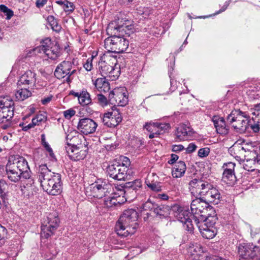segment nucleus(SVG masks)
Returning <instances> with one entry per match:
<instances>
[{"label": "nucleus", "mask_w": 260, "mask_h": 260, "mask_svg": "<svg viewBox=\"0 0 260 260\" xmlns=\"http://www.w3.org/2000/svg\"><path fill=\"white\" fill-rule=\"evenodd\" d=\"M207 200L211 203L216 205L220 203L221 201L222 197L219 191L214 187L213 185L211 184V187L205 195Z\"/></svg>", "instance_id": "27"}, {"label": "nucleus", "mask_w": 260, "mask_h": 260, "mask_svg": "<svg viewBox=\"0 0 260 260\" xmlns=\"http://www.w3.org/2000/svg\"><path fill=\"white\" fill-rule=\"evenodd\" d=\"M8 188V184L4 180H0V194L1 197L4 200H5L6 194L5 191Z\"/></svg>", "instance_id": "49"}, {"label": "nucleus", "mask_w": 260, "mask_h": 260, "mask_svg": "<svg viewBox=\"0 0 260 260\" xmlns=\"http://www.w3.org/2000/svg\"><path fill=\"white\" fill-rule=\"evenodd\" d=\"M235 166L236 164L231 161L224 163L222 166L223 172L222 180L228 184H233L236 181V176L235 174Z\"/></svg>", "instance_id": "23"}, {"label": "nucleus", "mask_w": 260, "mask_h": 260, "mask_svg": "<svg viewBox=\"0 0 260 260\" xmlns=\"http://www.w3.org/2000/svg\"><path fill=\"white\" fill-rule=\"evenodd\" d=\"M96 99L98 103L102 107L106 106L109 103V99L108 100L107 98L102 93L98 94Z\"/></svg>", "instance_id": "48"}, {"label": "nucleus", "mask_w": 260, "mask_h": 260, "mask_svg": "<svg viewBox=\"0 0 260 260\" xmlns=\"http://www.w3.org/2000/svg\"><path fill=\"white\" fill-rule=\"evenodd\" d=\"M66 146V152L71 159L74 161H78L83 159L87 154V149H81L80 146L74 144L67 142Z\"/></svg>", "instance_id": "20"}, {"label": "nucleus", "mask_w": 260, "mask_h": 260, "mask_svg": "<svg viewBox=\"0 0 260 260\" xmlns=\"http://www.w3.org/2000/svg\"><path fill=\"white\" fill-rule=\"evenodd\" d=\"M250 99H257L260 97V87L258 86L250 87L246 91Z\"/></svg>", "instance_id": "41"}, {"label": "nucleus", "mask_w": 260, "mask_h": 260, "mask_svg": "<svg viewBox=\"0 0 260 260\" xmlns=\"http://www.w3.org/2000/svg\"><path fill=\"white\" fill-rule=\"evenodd\" d=\"M245 149L247 148L242 147L241 143L237 142L229 149L228 151L236 160L240 161L246 157Z\"/></svg>", "instance_id": "25"}, {"label": "nucleus", "mask_w": 260, "mask_h": 260, "mask_svg": "<svg viewBox=\"0 0 260 260\" xmlns=\"http://www.w3.org/2000/svg\"><path fill=\"white\" fill-rule=\"evenodd\" d=\"M14 102L9 98L0 99V123L3 129L12 126V119L14 116Z\"/></svg>", "instance_id": "7"}, {"label": "nucleus", "mask_w": 260, "mask_h": 260, "mask_svg": "<svg viewBox=\"0 0 260 260\" xmlns=\"http://www.w3.org/2000/svg\"><path fill=\"white\" fill-rule=\"evenodd\" d=\"M186 171V165L183 161H179L176 163L172 170V176L174 178L182 177Z\"/></svg>", "instance_id": "33"}, {"label": "nucleus", "mask_w": 260, "mask_h": 260, "mask_svg": "<svg viewBox=\"0 0 260 260\" xmlns=\"http://www.w3.org/2000/svg\"><path fill=\"white\" fill-rule=\"evenodd\" d=\"M47 2V0H37L36 6L38 8H42L46 4Z\"/></svg>", "instance_id": "63"}, {"label": "nucleus", "mask_w": 260, "mask_h": 260, "mask_svg": "<svg viewBox=\"0 0 260 260\" xmlns=\"http://www.w3.org/2000/svg\"><path fill=\"white\" fill-rule=\"evenodd\" d=\"M169 76L170 78V83H171V88L170 89L173 91L176 90V89L177 88V83L176 80H174L172 78V73H170L169 74Z\"/></svg>", "instance_id": "56"}, {"label": "nucleus", "mask_w": 260, "mask_h": 260, "mask_svg": "<svg viewBox=\"0 0 260 260\" xmlns=\"http://www.w3.org/2000/svg\"><path fill=\"white\" fill-rule=\"evenodd\" d=\"M184 149V147L182 145H173L172 146V150L173 151L177 152L180 151Z\"/></svg>", "instance_id": "60"}, {"label": "nucleus", "mask_w": 260, "mask_h": 260, "mask_svg": "<svg viewBox=\"0 0 260 260\" xmlns=\"http://www.w3.org/2000/svg\"><path fill=\"white\" fill-rule=\"evenodd\" d=\"M210 149L208 147L201 148L199 150L198 155L201 158L206 157L209 155Z\"/></svg>", "instance_id": "52"}, {"label": "nucleus", "mask_w": 260, "mask_h": 260, "mask_svg": "<svg viewBox=\"0 0 260 260\" xmlns=\"http://www.w3.org/2000/svg\"><path fill=\"white\" fill-rule=\"evenodd\" d=\"M43 146L45 148L46 150L49 153V158L50 160L52 161L56 160L55 155L53 152V150L50 147L49 144L47 142H44V145H43Z\"/></svg>", "instance_id": "51"}, {"label": "nucleus", "mask_w": 260, "mask_h": 260, "mask_svg": "<svg viewBox=\"0 0 260 260\" xmlns=\"http://www.w3.org/2000/svg\"><path fill=\"white\" fill-rule=\"evenodd\" d=\"M0 11L6 16L7 19H10L14 15L13 11L4 5H0Z\"/></svg>", "instance_id": "45"}, {"label": "nucleus", "mask_w": 260, "mask_h": 260, "mask_svg": "<svg viewBox=\"0 0 260 260\" xmlns=\"http://www.w3.org/2000/svg\"><path fill=\"white\" fill-rule=\"evenodd\" d=\"M97 127L98 123L89 118L80 119L77 125L78 129L86 135L95 132Z\"/></svg>", "instance_id": "22"}, {"label": "nucleus", "mask_w": 260, "mask_h": 260, "mask_svg": "<svg viewBox=\"0 0 260 260\" xmlns=\"http://www.w3.org/2000/svg\"><path fill=\"white\" fill-rule=\"evenodd\" d=\"M57 251H55L54 252H51L49 254L46 253L44 255V257L47 260H51L57 254Z\"/></svg>", "instance_id": "61"}, {"label": "nucleus", "mask_w": 260, "mask_h": 260, "mask_svg": "<svg viewBox=\"0 0 260 260\" xmlns=\"http://www.w3.org/2000/svg\"><path fill=\"white\" fill-rule=\"evenodd\" d=\"M104 198V202L105 206L107 208H111L113 206L120 205L121 202L120 200V197L107 196Z\"/></svg>", "instance_id": "37"}, {"label": "nucleus", "mask_w": 260, "mask_h": 260, "mask_svg": "<svg viewBox=\"0 0 260 260\" xmlns=\"http://www.w3.org/2000/svg\"><path fill=\"white\" fill-rule=\"evenodd\" d=\"M202 236L206 239H212L216 235L215 228H209L206 225H197Z\"/></svg>", "instance_id": "31"}, {"label": "nucleus", "mask_w": 260, "mask_h": 260, "mask_svg": "<svg viewBox=\"0 0 260 260\" xmlns=\"http://www.w3.org/2000/svg\"><path fill=\"white\" fill-rule=\"evenodd\" d=\"M249 118L247 112L235 109L228 115L226 120L236 132L242 134L248 129Z\"/></svg>", "instance_id": "6"}, {"label": "nucleus", "mask_w": 260, "mask_h": 260, "mask_svg": "<svg viewBox=\"0 0 260 260\" xmlns=\"http://www.w3.org/2000/svg\"><path fill=\"white\" fill-rule=\"evenodd\" d=\"M155 207L154 206L153 204L151 202L148 201L145 203L143 205V209L144 210H151L153 208H154Z\"/></svg>", "instance_id": "58"}, {"label": "nucleus", "mask_w": 260, "mask_h": 260, "mask_svg": "<svg viewBox=\"0 0 260 260\" xmlns=\"http://www.w3.org/2000/svg\"><path fill=\"white\" fill-rule=\"evenodd\" d=\"M122 21L116 22H111L110 23L107 28V34H112L113 31L116 30L121 34L122 36L126 35L129 36L132 33L135 31L134 25L131 24L128 20H125L124 22L122 23Z\"/></svg>", "instance_id": "14"}, {"label": "nucleus", "mask_w": 260, "mask_h": 260, "mask_svg": "<svg viewBox=\"0 0 260 260\" xmlns=\"http://www.w3.org/2000/svg\"><path fill=\"white\" fill-rule=\"evenodd\" d=\"M141 14L143 15V17L145 18L148 17L152 13V10L149 8H143Z\"/></svg>", "instance_id": "59"}, {"label": "nucleus", "mask_w": 260, "mask_h": 260, "mask_svg": "<svg viewBox=\"0 0 260 260\" xmlns=\"http://www.w3.org/2000/svg\"><path fill=\"white\" fill-rule=\"evenodd\" d=\"M6 172L8 179L12 182L16 183L26 180L27 187L28 184L32 185L34 183L28 162L22 156H10L6 166Z\"/></svg>", "instance_id": "1"}, {"label": "nucleus", "mask_w": 260, "mask_h": 260, "mask_svg": "<svg viewBox=\"0 0 260 260\" xmlns=\"http://www.w3.org/2000/svg\"><path fill=\"white\" fill-rule=\"evenodd\" d=\"M75 114L76 111L73 109H70L63 112V116L67 119H70Z\"/></svg>", "instance_id": "53"}, {"label": "nucleus", "mask_w": 260, "mask_h": 260, "mask_svg": "<svg viewBox=\"0 0 260 260\" xmlns=\"http://www.w3.org/2000/svg\"><path fill=\"white\" fill-rule=\"evenodd\" d=\"M244 157L242 160L243 161V168L248 171H252L254 170V165L257 164L255 158V155H250L249 158Z\"/></svg>", "instance_id": "34"}, {"label": "nucleus", "mask_w": 260, "mask_h": 260, "mask_svg": "<svg viewBox=\"0 0 260 260\" xmlns=\"http://www.w3.org/2000/svg\"><path fill=\"white\" fill-rule=\"evenodd\" d=\"M126 167L118 162H114L107 168L108 176L117 180H124L127 176Z\"/></svg>", "instance_id": "17"}, {"label": "nucleus", "mask_w": 260, "mask_h": 260, "mask_svg": "<svg viewBox=\"0 0 260 260\" xmlns=\"http://www.w3.org/2000/svg\"><path fill=\"white\" fill-rule=\"evenodd\" d=\"M79 103L82 106H87L92 103L89 93L86 90H82L78 99Z\"/></svg>", "instance_id": "38"}, {"label": "nucleus", "mask_w": 260, "mask_h": 260, "mask_svg": "<svg viewBox=\"0 0 260 260\" xmlns=\"http://www.w3.org/2000/svg\"><path fill=\"white\" fill-rule=\"evenodd\" d=\"M196 199L192 201L190 204V209L192 215H198L206 213L208 211H214L212 207L209 205L207 202L203 201L200 197H195Z\"/></svg>", "instance_id": "18"}, {"label": "nucleus", "mask_w": 260, "mask_h": 260, "mask_svg": "<svg viewBox=\"0 0 260 260\" xmlns=\"http://www.w3.org/2000/svg\"><path fill=\"white\" fill-rule=\"evenodd\" d=\"M90 196L98 199L108 196L110 193L111 185L106 180L98 179L92 183L89 188Z\"/></svg>", "instance_id": "13"}, {"label": "nucleus", "mask_w": 260, "mask_h": 260, "mask_svg": "<svg viewBox=\"0 0 260 260\" xmlns=\"http://www.w3.org/2000/svg\"><path fill=\"white\" fill-rule=\"evenodd\" d=\"M112 110L111 112L104 113L102 117L104 125L109 127L117 126L122 120V116L119 110L116 108Z\"/></svg>", "instance_id": "19"}, {"label": "nucleus", "mask_w": 260, "mask_h": 260, "mask_svg": "<svg viewBox=\"0 0 260 260\" xmlns=\"http://www.w3.org/2000/svg\"><path fill=\"white\" fill-rule=\"evenodd\" d=\"M171 128L169 123L146 122L143 126V128L150 133L149 139L158 137L159 135L168 133Z\"/></svg>", "instance_id": "15"}, {"label": "nucleus", "mask_w": 260, "mask_h": 260, "mask_svg": "<svg viewBox=\"0 0 260 260\" xmlns=\"http://www.w3.org/2000/svg\"><path fill=\"white\" fill-rule=\"evenodd\" d=\"M206 260H226L223 258L221 257L216 256V255H212L207 256L206 258Z\"/></svg>", "instance_id": "64"}, {"label": "nucleus", "mask_w": 260, "mask_h": 260, "mask_svg": "<svg viewBox=\"0 0 260 260\" xmlns=\"http://www.w3.org/2000/svg\"><path fill=\"white\" fill-rule=\"evenodd\" d=\"M39 180L43 190L52 196L60 194L62 191L61 176L58 173H52L46 165L39 166Z\"/></svg>", "instance_id": "3"}, {"label": "nucleus", "mask_w": 260, "mask_h": 260, "mask_svg": "<svg viewBox=\"0 0 260 260\" xmlns=\"http://www.w3.org/2000/svg\"><path fill=\"white\" fill-rule=\"evenodd\" d=\"M19 126L22 127V129L24 131H27L29 129L34 127L35 125L32 123V121L31 120V122L28 124L27 125H25L24 123L22 122L19 124Z\"/></svg>", "instance_id": "55"}, {"label": "nucleus", "mask_w": 260, "mask_h": 260, "mask_svg": "<svg viewBox=\"0 0 260 260\" xmlns=\"http://www.w3.org/2000/svg\"><path fill=\"white\" fill-rule=\"evenodd\" d=\"M47 20L53 31L57 32H60L61 29V26L58 23L57 19L53 16H48Z\"/></svg>", "instance_id": "39"}, {"label": "nucleus", "mask_w": 260, "mask_h": 260, "mask_svg": "<svg viewBox=\"0 0 260 260\" xmlns=\"http://www.w3.org/2000/svg\"><path fill=\"white\" fill-rule=\"evenodd\" d=\"M37 74L35 71L27 70L19 78L17 82L18 87L34 88L36 86Z\"/></svg>", "instance_id": "21"}, {"label": "nucleus", "mask_w": 260, "mask_h": 260, "mask_svg": "<svg viewBox=\"0 0 260 260\" xmlns=\"http://www.w3.org/2000/svg\"><path fill=\"white\" fill-rule=\"evenodd\" d=\"M15 92V95L17 100L23 101L31 95V92L27 87L20 88Z\"/></svg>", "instance_id": "36"}, {"label": "nucleus", "mask_w": 260, "mask_h": 260, "mask_svg": "<svg viewBox=\"0 0 260 260\" xmlns=\"http://www.w3.org/2000/svg\"><path fill=\"white\" fill-rule=\"evenodd\" d=\"M194 131L189 123H181L176 128L175 135L177 139L184 141L190 139Z\"/></svg>", "instance_id": "24"}, {"label": "nucleus", "mask_w": 260, "mask_h": 260, "mask_svg": "<svg viewBox=\"0 0 260 260\" xmlns=\"http://www.w3.org/2000/svg\"><path fill=\"white\" fill-rule=\"evenodd\" d=\"M59 222L56 212L49 213L42 224L41 238L47 239L53 235L59 226Z\"/></svg>", "instance_id": "10"}, {"label": "nucleus", "mask_w": 260, "mask_h": 260, "mask_svg": "<svg viewBox=\"0 0 260 260\" xmlns=\"http://www.w3.org/2000/svg\"><path fill=\"white\" fill-rule=\"evenodd\" d=\"M130 160L127 157H123L122 164H121V165L124 166L126 167V169H127V168L130 166Z\"/></svg>", "instance_id": "62"}, {"label": "nucleus", "mask_w": 260, "mask_h": 260, "mask_svg": "<svg viewBox=\"0 0 260 260\" xmlns=\"http://www.w3.org/2000/svg\"><path fill=\"white\" fill-rule=\"evenodd\" d=\"M92 59L93 57L88 58L83 65L84 69L87 71H90L92 69Z\"/></svg>", "instance_id": "54"}, {"label": "nucleus", "mask_w": 260, "mask_h": 260, "mask_svg": "<svg viewBox=\"0 0 260 260\" xmlns=\"http://www.w3.org/2000/svg\"><path fill=\"white\" fill-rule=\"evenodd\" d=\"M61 51L59 45L57 43H55L46 51L45 55L48 58L52 60H56L61 56Z\"/></svg>", "instance_id": "28"}, {"label": "nucleus", "mask_w": 260, "mask_h": 260, "mask_svg": "<svg viewBox=\"0 0 260 260\" xmlns=\"http://www.w3.org/2000/svg\"><path fill=\"white\" fill-rule=\"evenodd\" d=\"M145 182L147 186L152 190L157 192L161 191V187L159 183L150 182L148 178L147 179Z\"/></svg>", "instance_id": "44"}, {"label": "nucleus", "mask_w": 260, "mask_h": 260, "mask_svg": "<svg viewBox=\"0 0 260 260\" xmlns=\"http://www.w3.org/2000/svg\"><path fill=\"white\" fill-rule=\"evenodd\" d=\"M116 59L112 57L109 58L107 55L104 56L99 62V72L104 77H109L111 80H115L119 76V70L114 68Z\"/></svg>", "instance_id": "8"}, {"label": "nucleus", "mask_w": 260, "mask_h": 260, "mask_svg": "<svg viewBox=\"0 0 260 260\" xmlns=\"http://www.w3.org/2000/svg\"><path fill=\"white\" fill-rule=\"evenodd\" d=\"M250 112L252 116H255V119L260 122V103L255 105L254 107L250 109Z\"/></svg>", "instance_id": "47"}, {"label": "nucleus", "mask_w": 260, "mask_h": 260, "mask_svg": "<svg viewBox=\"0 0 260 260\" xmlns=\"http://www.w3.org/2000/svg\"><path fill=\"white\" fill-rule=\"evenodd\" d=\"M64 3H65L63 6L62 8L66 13L70 14L74 11L75 6L73 3L69 2V1L65 0Z\"/></svg>", "instance_id": "46"}, {"label": "nucleus", "mask_w": 260, "mask_h": 260, "mask_svg": "<svg viewBox=\"0 0 260 260\" xmlns=\"http://www.w3.org/2000/svg\"><path fill=\"white\" fill-rule=\"evenodd\" d=\"M96 89L101 92L106 93L110 90V84L105 77L98 78L94 82Z\"/></svg>", "instance_id": "30"}, {"label": "nucleus", "mask_w": 260, "mask_h": 260, "mask_svg": "<svg viewBox=\"0 0 260 260\" xmlns=\"http://www.w3.org/2000/svg\"><path fill=\"white\" fill-rule=\"evenodd\" d=\"M113 31L112 34H108L111 36L104 40L105 48L109 52L120 53L125 51L129 45L126 36H122L116 30Z\"/></svg>", "instance_id": "5"}, {"label": "nucleus", "mask_w": 260, "mask_h": 260, "mask_svg": "<svg viewBox=\"0 0 260 260\" xmlns=\"http://www.w3.org/2000/svg\"><path fill=\"white\" fill-rule=\"evenodd\" d=\"M138 217L136 210L127 209L124 210L115 225V229L117 235L125 237L134 234L138 226L136 222Z\"/></svg>", "instance_id": "4"}, {"label": "nucleus", "mask_w": 260, "mask_h": 260, "mask_svg": "<svg viewBox=\"0 0 260 260\" xmlns=\"http://www.w3.org/2000/svg\"><path fill=\"white\" fill-rule=\"evenodd\" d=\"M7 234V229L0 224V247L5 243V238Z\"/></svg>", "instance_id": "50"}, {"label": "nucleus", "mask_w": 260, "mask_h": 260, "mask_svg": "<svg viewBox=\"0 0 260 260\" xmlns=\"http://www.w3.org/2000/svg\"><path fill=\"white\" fill-rule=\"evenodd\" d=\"M241 144L242 147L247 148V149H245V153L247 152H249L250 155H255L256 151L253 149L256 144L255 142H247L243 140Z\"/></svg>", "instance_id": "40"}, {"label": "nucleus", "mask_w": 260, "mask_h": 260, "mask_svg": "<svg viewBox=\"0 0 260 260\" xmlns=\"http://www.w3.org/2000/svg\"><path fill=\"white\" fill-rule=\"evenodd\" d=\"M239 260H260V248L250 244L240 243L238 247Z\"/></svg>", "instance_id": "11"}, {"label": "nucleus", "mask_w": 260, "mask_h": 260, "mask_svg": "<svg viewBox=\"0 0 260 260\" xmlns=\"http://www.w3.org/2000/svg\"><path fill=\"white\" fill-rule=\"evenodd\" d=\"M142 181L140 179H136L131 182H127L124 184L121 188H123L125 192H131L135 191L137 192L142 187Z\"/></svg>", "instance_id": "29"}, {"label": "nucleus", "mask_w": 260, "mask_h": 260, "mask_svg": "<svg viewBox=\"0 0 260 260\" xmlns=\"http://www.w3.org/2000/svg\"><path fill=\"white\" fill-rule=\"evenodd\" d=\"M212 120L217 133L221 135H225L228 134L229 127L226 124L225 120L223 117L219 116H214Z\"/></svg>", "instance_id": "26"}, {"label": "nucleus", "mask_w": 260, "mask_h": 260, "mask_svg": "<svg viewBox=\"0 0 260 260\" xmlns=\"http://www.w3.org/2000/svg\"><path fill=\"white\" fill-rule=\"evenodd\" d=\"M75 64H77L75 58H73L71 61L64 60L61 62L55 70V76L59 79L67 77V82L70 83L71 81V76L77 72Z\"/></svg>", "instance_id": "9"}, {"label": "nucleus", "mask_w": 260, "mask_h": 260, "mask_svg": "<svg viewBox=\"0 0 260 260\" xmlns=\"http://www.w3.org/2000/svg\"><path fill=\"white\" fill-rule=\"evenodd\" d=\"M260 122H257V120L255 119V116H252V121L248 120V128H250L254 133H258L260 131Z\"/></svg>", "instance_id": "42"}, {"label": "nucleus", "mask_w": 260, "mask_h": 260, "mask_svg": "<svg viewBox=\"0 0 260 260\" xmlns=\"http://www.w3.org/2000/svg\"><path fill=\"white\" fill-rule=\"evenodd\" d=\"M109 103L118 106H125L128 103V96L124 87L115 88L109 93Z\"/></svg>", "instance_id": "16"}, {"label": "nucleus", "mask_w": 260, "mask_h": 260, "mask_svg": "<svg viewBox=\"0 0 260 260\" xmlns=\"http://www.w3.org/2000/svg\"><path fill=\"white\" fill-rule=\"evenodd\" d=\"M171 209L169 206L160 205L154 208V212L160 218H166L170 214Z\"/></svg>", "instance_id": "32"}, {"label": "nucleus", "mask_w": 260, "mask_h": 260, "mask_svg": "<svg viewBox=\"0 0 260 260\" xmlns=\"http://www.w3.org/2000/svg\"><path fill=\"white\" fill-rule=\"evenodd\" d=\"M53 44L54 43L52 42L50 38H46L41 42V45L36 47L34 49V51L36 52H43L45 54V52H46V51L48 50Z\"/></svg>", "instance_id": "35"}, {"label": "nucleus", "mask_w": 260, "mask_h": 260, "mask_svg": "<svg viewBox=\"0 0 260 260\" xmlns=\"http://www.w3.org/2000/svg\"><path fill=\"white\" fill-rule=\"evenodd\" d=\"M172 210L175 212L174 215L178 220L183 223L186 230L190 232H192L193 230L192 219L197 225L205 224L209 228H214V225L217 220L216 216H211L210 213H208L207 215L203 213L200 214V216L192 215L188 211L183 210L178 205L173 206Z\"/></svg>", "instance_id": "2"}, {"label": "nucleus", "mask_w": 260, "mask_h": 260, "mask_svg": "<svg viewBox=\"0 0 260 260\" xmlns=\"http://www.w3.org/2000/svg\"><path fill=\"white\" fill-rule=\"evenodd\" d=\"M189 189L194 197H204L211 187V184L201 179H193L189 182Z\"/></svg>", "instance_id": "12"}, {"label": "nucleus", "mask_w": 260, "mask_h": 260, "mask_svg": "<svg viewBox=\"0 0 260 260\" xmlns=\"http://www.w3.org/2000/svg\"><path fill=\"white\" fill-rule=\"evenodd\" d=\"M47 120V116L46 113H42L37 114L34 118L32 119V123L36 125L41 124L45 122Z\"/></svg>", "instance_id": "43"}, {"label": "nucleus", "mask_w": 260, "mask_h": 260, "mask_svg": "<svg viewBox=\"0 0 260 260\" xmlns=\"http://www.w3.org/2000/svg\"><path fill=\"white\" fill-rule=\"evenodd\" d=\"M197 148V146L194 143H191L189 144L187 147L185 149L186 152L188 153H192L196 150Z\"/></svg>", "instance_id": "57"}]
</instances>
